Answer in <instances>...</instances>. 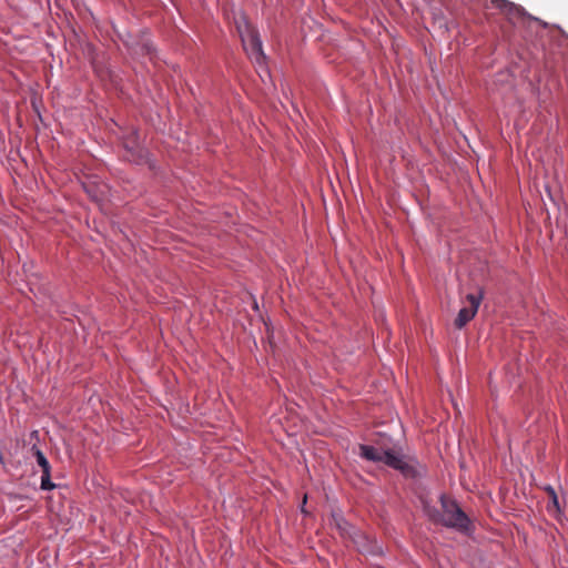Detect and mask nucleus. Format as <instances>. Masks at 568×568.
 Returning a JSON list of instances; mask_svg holds the SVG:
<instances>
[{
  "label": "nucleus",
  "instance_id": "nucleus-7",
  "mask_svg": "<svg viewBox=\"0 0 568 568\" xmlns=\"http://www.w3.org/2000/svg\"><path fill=\"white\" fill-rule=\"evenodd\" d=\"M544 490L548 494L549 496V503L547 505V511L554 516V517H558L561 513L560 510V506H559V499H558V496H557V493L555 490V488L550 485L548 486H545L544 487Z\"/></svg>",
  "mask_w": 568,
  "mask_h": 568
},
{
  "label": "nucleus",
  "instance_id": "nucleus-9",
  "mask_svg": "<svg viewBox=\"0 0 568 568\" xmlns=\"http://www.w3.org/2000/svg\"><path fill=\"white\" fill-rule=\"evenodd\" d=\"M145 49L148 53H151V47L149 44H145Z\"/></svg>",
  "mask_w": 568,
  "mask_h": 568
},
{
  "label": "nucleus",
  "instance_id": "nucleus-6",
  "mask_svg": "<svg viewBox=\"0 0 568 568\" xmlns=\"http://www.w3.org/2000/svg\"><path fill=\"white\" fill-rule=\"evenodd\" d=\"M32 450L34 452L37 464L41 467L42 470L40 488L42 490H52L53 488H55V485L51 481L50 463L39 448L33 446Z\"/></svg>",
  "mask_w": 568,
  "mask_h": 568
},
{
  "label": "nucleus",
  "instance_id": "nucleus-5",
  "mask_svg": "<svg viewBox=\"0 0 568 568\" xmlns=\"http://www.w3.org/2000/svg\"><path fill=\"white\" fill-rule=\"evenodd\" d=\"M481 298V294H468L466 296L468 306H464L459 310L458 315L455 320V326L457 328H463L468 322H470L474 318L480 305Z\"/></svg>",
  "mask_w": 568,
  "mask_h": 568
},
{
  "label": "nucleus",
  "instance_id": "nucleus-4",
  "mask_svg": "<svg viewBox=\"0 0 568 568\" xmlns=\"http://www.w3.org/2000/svg\"><path fill=\"white\" fill-rule=\"evenodd\" d=\"M491 4L500 10L504 14H506L511 23H516L525 19H530L541 23L544 28L547 27L546 22L540 21L538 18L531 17L525 11L523 7L517 6L508 0H491Z\"/></svg>",
  "mask_w": 568,
  "mask_h": 568
},
{
  "label": "nucleus",
  "instance_id": "nucleus-8",
  "mask_svg": "<svg viewBox=\"0 0 568 568\" xmlns=\"http://www.w3.org/2000/svg\"><path fill=\"white\" fill-rule=\"evenodd\" d=\"M336 525L343 535L351 536V529H353V527L346 520L341 518L336 521Z\"/></svg>",
  "mask_w": 568,
  "mask_h": 568
},
{
  "label": "nucleus",
  "instance_id": "nucleus-3",
  "mask_svg": "<svg viewBox=\"0 0 568 568\" xmlns=\"http://www.w3.org/2000/svg\"><path fill=\"white\" fill-rule=\"evenodd\" d=\"M243 47L251 59L256 63L262 64L265 61V54L262 48V40L256 30L246 27L244 32H241Z\"/></svg>",
  "mask_w": 568,
  "mask_h": 568
},
{
  "label": "nucleus",
  "instance_id": "nucleus-1",
  "mask_svg": "<svg viewBox=\"0 0 568 568\" xmlns=\"http://www.w3.org/2000/svg\"><path fill=\"white\" fill-rule=\"evenodd\" d=\"M439 501L442 505V511L430 505L427 500H423V510L428 519L435 524H440L459 532H469L471 528L470 519L458 506L456 500L450 499L445 495H440Z\"/></svg>",
  "mask_w": 568,
  "mask_h": 568
},
{
  "label": "nucleus",
  "instance_id": "nucleus-2",
  "mask_svg": "<svg viewBox=\"0 0 568 568\" xmlns=\"http://www.w3.org/2000/svg\"><path fill=\"white\" fill-rule=\"evenodd\" d=\"M359 456L374 463H383L390 468L398 470L405 477H415L416 469L413 460L392 448H382L371 445H359Z\"/></svg>",
  "mask_w": 568,
  "mask_h": 568
}]
</instances>
